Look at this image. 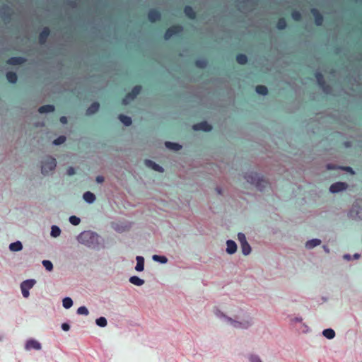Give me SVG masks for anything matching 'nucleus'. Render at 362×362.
Returning <instances> with one entry per match:
<instances>
[{
	"mask_svg": "<svg viewBox=\"0 0 362 362\" xmlns=\"http://www.w3.org/2000/svg\"><path fill=\"white\" fill-rule=\"evenodd\" d=\"M277 28L279 29V30H283L286 28V21L284 19V18H281L279 20L278 23H277Z\"/></svg>",
	"mask_w": 362,
	"mask_h": 362,
	"instance_id": "44",
	"label": "nucleus"
},
{
	"mask_svg": "<svg viewBox=\"0 0 362 362\" xmlns=\"http://www.w3.org/2000/svg\"><path fill=\"white\" fill-rule=\"evenodd\" d=\"M216 191L217 192V193L218 194H222V190H221V189L220 187H216Z\"/></svg>",
	"mask_w": 362,
	"mask_h": 362,
	"instance_id": "56",
	"label": "nucleus"
},
{
	"mask_svg": "<svg viewBox=\"0 0 362 362\" xmlns=\"http://www.w3.org/2000/svg\"><path fill=\"white\" fill-rule=\"evenodd\" d=\"M25 61L24 58L20 57H11L8 60V64L11 65H18L22 64Z\"/></svg>",
	"mask_w": 362,
	"mask_h": 362,
	"instance_id": "25",
	"label": "nucleus"
},
{
	"mask_svg": "<svg viewBox=\"0 0 362 362\" xmlns=\"http://www.w3.org/2000/svg\"><path fill=\"white\" fill-rule=\"evenodd\" d=\"M119 119L120 120V122L124 124V125L128 127V126H130L132 124V118L129 116H126V115H119Z\"/></svg>",
	"mask_w": 362,
	"mask_h": 362,
	"instance_id": "29",
	"label": "nucleus"
},
{
	"mask_svg": "<svg viewBox=\"0 0 362 362\" xmlns=\"http://www.w3.org/2000/svg\"><path fill=\"white\" fill-rule=\"evenodd\" d=\"M322 248L326 253L329 254L330 252V250L327 245H323Z\"/></svg>",
	"mask_w": 362,
	"mask_h": 362,
	"instance_id": "54",
	"label": "nucleus"
},
{
	"mask_svg": "<svg viewBox=\"0 0 362 362\" xmlns=\"http://www.w3.org/2000/svg\"><path fill=\"white\" fill-rule=\"evenodd\" d=\"M160 18V13L156 10H151L148 13V19L151 22H156Z\"/></svg>",
	"mask_w": 362,
	"mask_h": 362,
	"instance_id": "21",
	"label": "nucleus"
},
{
	"mask_svg": "<svg viewBox=\"0 0 362 362\" xmlns=\"http://www.w3.org/2000/svg\"><path fill=\"white\" fill-rule=\"evenodd\" d=\"M40 170L43 176L51 175L57 167V160L51 156H45L40 161Z\"/></svg>",
	"mask_w": 362,
	"mask_h": 362,
	"instance_id": "3",
	"label": "nucleus"
},
{
	"mask_svg": "<svg viewBox=\"0 0 362 362\" xmlns=\"http://www.w3.org/2000/svg\"><path fill=\"white\" fill-rule=\"evenodd\" d=\"M311 13H313V16L315 17L316 25H320L323 21L322 16L320 14V13L316 8H312Z\"/></svg>",
	"mask_w": 362,
	"mask_h": 362,
	"instance_id": "16",
	"label": "nucleus"
},
{
	"mask_svg": "<svg viewBox=\"0 0 362 362\" xmlns=\"http://www.w3.org/2000/svg\"><path fill=\"white\" fill-rule=\"evenodd\" d=\"M77 314L78 315H88L89 314V311L88 308L86 306H81L77 309L76 311Z\"/></svg>",
	"mask_w": 362,
	"mask_h": 362,
	"instance_id": "41",
	"label": "nucleus"
},
{
	"mask_svg": "<svg viewBox=\"0 0 362 362\" xmlns=\"http://www.w3.org/2000/svg\"><path fill=\"white\" fill-rule=\"evenodd\" d=\"M66 141V136H59L56 139H54L52 142L53 145L54 146H59L63 143H64Z\"/></svg>",
	"mask_w": 362,
	"mask_h": 362,
	"instance_id": "40",
	"label": "nucleus"
},
{
	"mask_svg": "<svg viewBox=\"0 0 362 362\" xmlns=\"http://www.w3.org/2000/svg\"><path fill=\"white\" fill-rule=\"evenodd\" d=\"M351 218L355 221L362 220V199H356L353 204L351 209L349 212Z\"/></svg>",
	"mask_w": 362,
	"mask_h": 362,
	"instance_id": "5",
	"label": "nucleus"
},
{
	"mask_svg": "<svg viewBox=\"0 0 362 362\" xmlns=\"http://www.w3.org/2000/svg\"><path fill=\"white\" fill-rule=\"evenodd\" d=\"M54 110V106L52 105H45L41 106L38 110L39 112L41 114L52 112Z\"/></svg>",
	"mask_w": 362,
	"mask_h": 362,
	"instance_id": "27",
	"label": "nucleus"
},
{
	"mask_svg": "<svg viewBox=\"0 0 362 362\" xmlns=\"http://www.w3.org/2000/svg\"><path fill=\"white\" fill-rule=\"evenodd\" d=\"M236 60L240 64H245L247 62V57L243 54L237 55Z\"/></svg>",
	"mask_w": 362,
	"mask_h": 362,
	"instance_id": "38",
	"label": "nucleus"
},
{
	"mask_svg": "<svg viewBox=\"0 0 362 362\" xmlns=\"http://www.w3.org/2000/svg\"><path fill=\"white\" fill-rule=\"evenodd\" d=\"M346 169H347V170H348V171L353 172V171H352V168H350V167H347V168H346Z\"/></svg>",
	"mask_w": 362,
	"mask_h": 362,
	"instance_id": "59",
	"label": "nucleus"
},
{
	"mask_svg": "<svg viewBox=\"0 0 362 362\" xmlns=\"http://www.w3.org/2000/svg\"><path fill=\"white\" fill-rule=\"evenodd\" d=\"M359 257H360V255L358 253H355L353 255V259H358Z\"/></svg>",
	"mask_w": 362,
	"mask_h": 362,
	"instance_id": "55",
	"label": "nucleus"
},
{
	"mask_svg": "<svg viewBox=\"0 0 362 362\" xmlns=\"http://www.w3.org/2000/svg\"><path fill=\"white\" fill-rule=\"evenodd\" d=\"M141 87L140 86H135L132 89V92L125 96V98L122 100V103L124 105L129 104L132 100H133L137 96V95H139V93L141 91Z\"/></svg>",
	"mask_w": 362,
	"mask_h": 362,
	"instance_id": "7",
	"label": "nucleus"
},
{
	"mask_svg": "<svg viewBox=\"0 0 362 362\" xmlns=\"http://www.w3.org/2000/svg\"><path fill=\"white\" fill-rule=\"evenodd\" d=\"M145 165L154 170L155 171L163 173L164 171V169L163 167L159 165L158 164L156 163L155 162L152 161L151 160L146 159L145 160Z\"/></svg>",
	"mask_w": 362,
	"mask_h": 362,
	"instance_id": "13",
	"label": "nucleus"
},
{
	"mask_svg": "<svg viewBox=\"0 0 362 362\" xmlns=\"http://www.w3.org/2000/svg\"><path fill=\"white\" fill-rule=\"evenodd\" d=\"M1 340V337H0V341Z\"/></svg>",
	"mask_w": 362,
	"mask_h": 362,
	"instance_id": "60",
	"label": "nucleus"
},
{
	"mask_svg": "<svg viewBox=\"0 0 362 362\" xmlns=\"http://www.w3.org/2000/svg\"><path fill=\"white\" fill-rule=\"evenodd\" d=\"M237 251V244L232 240H228L226 241V252L228 255H233Z\"/></svg>",
	"mask_w": 362,
	"mask_h": 362,
	"instance_id": "12",
	"label": "nucleus"
},
{
	"mask_svg": "<svg viewBox=\"0 0 362 362\" xmlns=\"http://www.w3.org/2000/svg\"><path fill=\"white\" fill-rule=\"evenodd\" d=\"M35 284H36V281L35 279H30L23 281L21 284L20 287H21V288H25L27 290H30L35 286Z\"/></svg>",
	"mask_w": 362,
	"mask_h": 362,
	"instance_id": "15",
	"label": "nucleus"
},
{
	"mask_svg": "<svg viewBox=\"0 0 362 362\" xmlns=\"http://www.w3.org/2000/svg\"><path fill=\"white\" fill-rule=\"evenodd\" d=\"M60 122L62 124H66L67 123V118L65 116H62L60 117Z\"/></svg>",
	"mask_w": 362,
	"mask_h": 362,
	"instance_id": "53",
	"label": "nucleus"
},
{
	"mask_svg": "<svg viewBox=\"0 0 362 362\" xmlns=\"http://www.w3.org/2000/svg\"><path fill=\"white\" fill-rule=\"evenodd\" d=\"M214 315L218 319L235 329H248L254 324L253 319L250 315H247L243 320H237L228 317L218 308H215Z\"/></svg>",
	"mask_w": 362,
	"mask_h": 362,
	"instance_id": "1",
	"label": "nucleus"
},
{
	"mask_svg": "<svg viewBox=\"0 0 362 362\" xmlns=\"http://www.w3.org/2000/svg\"><path fill=\"white\" fill-rule=\"evenodd\" d=\"M292 18L295 21H299L301 18V15H300V12H298V11H293L292 13Z\"/></svg>",
	"mask_w": 362,
	"mask_h": 362,
	"instance_id": "46",
	"label": "nucleus"
},
{
	"mask_svg": "<svg viewBox=\"0 0 362 362\" xmlns=\"http://www.w3.org/2000/svg\"><path fill=\"white\" fill-rule=\"evenodd\" d=\"M182 31V27L180 25H175L169 28L165 35L164 37L165 40H169L173 35L178 34Z\"/></svg>",
	"mask_w": 362,
	"mask_h": 362,
	"instance_id": "9",
	"label": "nucleus"
},
{
	"mask_svg": "<svg viewBox=\"0 0 362 362\" xmlns=\"http://www.w3.org/2000/svg\"><path fill=\"white\" fill-rule=\"evenodd\" d=\"M100 238V235L92 230H84L76 236V240L80 244L91 249L98 247Z\"/></svg>",
	"mask_w": 362,
	"mask_h": 362,
	"instance_id": "2",
	"label": "nucleus"
},
{
	"mask_svg": "<svg viewBox=\"0 0 362 362\" xmlns=\"http://www.w3.org/2000/svg\"><path fill=\"white\" fill-rule=\"evenodd\" d=\"M69 176H72L75 174V169L73 167H69L66 171Z\"/></svg>",
	"mask_w": 362,
	"mask_h": 362,
	"instance_id": "47",
	"label": "nucleus"
},
{
	"mask_svg": "<svg viewBox=\"0 0 362 362\" xmlns=\"http://www.w3.org/2000/svg\"><path fill=\"white\" fill-rule=\"evenodd\" d=\"M321 243H322V241H321L320 239H319V238H313V239L308 240L305 243V247L308 250H312L314 247L320 245L321 244Z\"/></svg>",
	"mask_w": 362,
	"mask_h": 362,
	"instance_id": "14",
	"label": "nucleus"
},
{
	"mask_svg": "<svg viewBox=\"0 0 362 362\" xmlns=\"http://www.w3.org/2000/svg\"><path fill=\"white\" fill-rule=\"evenodd\" d=\"M327 168L329 170L334 169V167L330 164L327 165Z\"/></svg>",
	"mask_w": 362,
	"mask_h": 362,
	"instance_id": "58",
	"label": "nucleus"
},
{
	"mask_svg": "<svg viewBox=\"0 0 362 362\" xmlns=\"http://www.w3.org/2000/svg\"><path fill=\"white\" fill-rule=\"evenodd\" d=\"M9 250L12 252H19L23 249L22 243L19 240H17L14 243H12L9 245Z\"/></svg>",
	"mask_w": 362,
	"mask_h": 362,
	"instance_id": "19",
	"label": "nucleus"
},
{
	"mask_svg": "<svg viewBox=\"0 0 362 362\" xmlns=\"http://www.w3.org/2000/svg\"><path fill=\"white\" fill-rule=\"evenodd\" d=\"M69 221L74 226H78L81 222L80 218L76 216H71L69 218Z\"/></svg>",
	"mask_w": 362,
	"mask_h": 362,
	"instance_id": "42",
	"label": "nucleus"
},
{
	"mask_svg": "<svg viewBox=\"0 0 362 362\" xmlns=\"http://www.w3.org/2000/svg\"><path fill=\"white\" fill-rule=\"evenodd\" d=\"M95 180L98 183H103L104 182V177L101 175H98L96 177Z\"/></svg>",
	"mask_w": 362,
	"mask_h": 362,
	"instance_id": "50",
	"label": "nucleus"
},
{
	"mask_svg": "<svg viewBox=\"0 0 362 362\" xmlns=\"http://www.w3.org/2000/svg\"><path fill=\"white\" fill-rule=\"evenodd\" d=\"M302 321H303V318L300 316L295 317L293 319V322H302Z\"/></svg>",
	"mask_w": 362,
	"mask_h": 362,
	"instance_id": "51",
	"label": "nucleus"
},
{
	"mask_svg": "<svg viewBox=\"0 0 362 362\" xmlns=\"http://www.w3.org/2000/svg\"><path fill=\"white\" fill-rule=\"evenodd\" d=\"M22 295L24 298H27L30 296L29 290L25 288H21Z\"/></svg>",
	"mask_w": 362,
	"mask_h": 362,
	"instance_id": "48",
	"label": "nucleus"
},
{
	"mask_svg": "<svg viewBox=\"0 0 362 362\" xmlns=\"http://www.w3.org/2000/svg\"><path fill=\"white\" fill-rule=\"evenodd\" d=\"M343 258L345 260L350 261L352 259V257L349 254H345L343 255Z\"/></svg>",
	"mask_w": 362,
	"mask_h": 362,
	"instance_id": "52",
	"label": "nucleus"
},
{
	"mask_svg": "<svg viewBox=\"0 0 362 362\" xmlns=\"http://www.w3.org/2000/svg\"><path fill=\"white\" fill-rule=\"evenodd\" d=\"M49 35V30L48 28H45L40 34L39 42L40 44H44Z\"/></svg>",
	"mask_w": 362,
	"mask_h": 362,
	"instance_id": "20",
	"label": "nucleus"
},
{
	"mask_svg": "<svg viewBox=\"0 0 362 362\" xmlns=\"http://www.w3.org/2000/svg\"><path fill=\"white\" fill-rule=\"evenodd\" d=\"M41 349V344L35 339H29L25 341V349L26 351H30L32 349L39 351Z\"/></svg>",
	"mask_w": 362,
	"mask_h": 362,
	"instance_id": "8",
	"label": "nucleus"
},
{
	"mask_svg": "<svg viewBox=\"0 0 362 362\" xmlns=\"http://www.w3.org/2000/svg\"><path fill=\"white\" fill-rule=\"evenodd\" d=\"M184 11L185 15L191 19H194L196 16L195 12L194 11L193 8L189 6H185Z\"/></svg>",
	"mask_w": 362,
	"mask_h": 362,
	"instance_id": "32",
	"label": "nucleus"
},
{
	"mask_svg": "<svg viewBox=\"0 0 362 362\" xmlns=\"http://www.w3.org/2000/svg\"><path fill=\"white\" fill-rule=\"evenodd\" d=\"M136 265L135 267V270L136 272H143L144 269V258L142 256H137L136 257Z\"/></svg>",
	"mask_w": 362,
	"mask_h": 362,
	"instance_id": "18",
	"label": "nucleus"
},
{
	"mask_svg": "<svg viewBox=\"0 0 362 362\" xmlns=\"http://www.w3.org/2000/svg\"><path fill=\"white\" fill-rule=\"evenodd\" d=\"M165 146L167 148L177 151L182 148V146L179 144L171 142V141H166L165 143Z\"/></svg>",
	"mask_w": 362,
	"mask_h": 362,
	"instance_id": "22",
	"label": "nucleus"
},
{
	"mask_svg": "<svg viewBox=\"0 0 362 362\" xmlns=\"http://www.w3.org/2000/svg\"><path fill=\"white\" fill-rule=\"evenodd\" d=\"M73 300L70 297H65L62 300V306L65 309H69L73 305Z\"/></svg>",
	"mask_w": 362,
	"mask_h": 362,
	"instance_id": "34",
	"label": "nucleus"
},
{
	"mask_svg": "<svg viewBox=\"0 0 362 362\" xmlns=\"http://www.w3.org/2000/svg\"><path fill=\"white\" fill-rule=\"evenodd\" d=\"M322 335L327 339H332L335 337V332L331 328H327L322 331Z\"/></svg>",
	"mask_w": 362,
	"mask_h": 362,
	"instance_id": "24",
	"label": "nucleus"
},
{
	"mask_svg": "<svg viewBox=\"0 0 362 362\" xmlns=\"http://www.w3.org/2000/svg\"><path fill=\"white\" fill-rule=\"evenodd\" d=\"M99 103H93L86 110V115H91L94 113H95L98 109H99Z\"/></svg>",
	"mask_w": 362,
	"mask_h": 362,
	"instance_id": "26",
	"label": "nucleus"
},
{
	"mask_svg": "<svg viewBox=\"0 0 362 362\" xmlns=\"http://www.w3.org/2000/svg\"><path fill=\"white\" fill-rule=\"evenodd\" d=\"M95 323L100 327H105L107 325V321L105 317H100L96 319Z\"/></svg>",
	"mask_w": 362,
	"mask_h": 362,
	"instance_id": "35",
	"label": "nucleus"
},
{
	"mask_svg": "<svg viewBox=\"0 0 362 362\" xmlns=\"http://www.w3.org/2000/svg\"><path fill=\"white\" fill-rule=\"evenodd\" d=\"M238 239L240 242V244L247 243L246 236L243 233L240 232L238 233Z\"/></svg>",
	"mask_w": 362,
	"mask_h": 362,
	"instance_id": "43",
	"label": "nucleus"
},
{
	"mask_svg": "<svg viewBox=\"0 0 362 362\" xmlns=\"http://www.w3.org/2000/svg\"><path fill=\"white\" fill-rule=\"evenodd\" d=\"M256 92L259 95H266L268 90L266 86L259 85L256 87Z\"/></svg>",
	"mask_w": 362,
	"mask_h": 362,
	"instance_id": "37",
	"label": "nucleus"
},
{
	"mask_svg": "<svg viewBox=\"0 0 362 362\" xmlns=\"http://www.w3.org/2000/svg\"><path fill=\"white\" fill-rule=\"evenodd\" d=\"M42 264L43 267L45 268V269L47 270L48 272H51L53 269V264L51 261L43 260L42 262Z\"/></svg>",
	"mask_w": 362,
	"mask_h": 362,
	"instance_id": "39",
	"label": "nucleus"
},
{
	"mask_svg": "<svg viewBox=\"0 0 362 362\" xmlns=\"http://www.w3.org/2000/svg\"><path fill=\"white\" fill-rule=\"evenodd\" d=\"M152 259L160 264H166L168 262V258L164 255H154L152 257Z\"/></svg>",
	"mask_w": 362,
	"mask_h": 362,
	"instance_id": "30",
	"label": "nucleus"
},
{
	"mask_svg": "<svg viewBox=\"0 0 362 362\" xmlns=\"http://www.w3.org/2000/svg\"><path fill=\"white\" fill-rule=\"evenodd\" d=\"M249 362H263L260 356L256 354H250L247 356Z\"/></svg>",
	"mask_w": 362,
	"mask_h": 362,
	"instance_id": "36",
	"label": "nucleus"
},
{
	"mask_svg": "<svg viewBox=\"0 0 362 362\" xmlns=\"http://www.w3.org/2000/svg\"><path fill=\"white\" fill-rule=\"evenodd\" d=\"M206 62L205 60H197L196 62L197 66L199 68H204L206 66Z\"/></svg>",
	"mask_w": 362,
	"mask_h": 362,
	"instance_id": "45",
	"label": "nucleus"
},
{
	"mask_svg": "<svg viewBox=\"0 0 362 362\" xmlns=\"http://www.w3.org/2000/svg\"><path fill=\"white\" fill-rule=\"evenodd\" d=\"M315 77L320 87L324 90V92L328 93L329 92V88L326 86L322 74L320 72H316Z\"/></svg>",
	"mask_w": 362,
	"mask_h": 362,
	"instance_id": "10",
	"label": "nucleus"
},
{
	"mask_svg": "<svg viewBox=\"0 0 362 362\" xmlns=\"http://www.w3.org/2000/svg\"><path fill=\"white\" fill-rule=\"evenodd\" d=\"M61 327L62 330L65 332H67L70 329V325L66 322L62 323Z\"/></svg>",
	"mask_w": 362,
	"mask_h": 362,
	"instance_id": "49",
	"label": "nucleus"
},
{
	"mask_svg": "<svg viewBox=\"0 0 362 362\" xmlns=\"http://www.w3.org/2000/svg\"><path fill=\"white\" fill-rule=\"evenodd\" d=\"M193 129L195 131L209 132L212 129L211 126L207 122H202L193 125Z\"/></svg>",
	"mask_w": 362,
	"mask_h": 362,
	"instance_id": "11",
	"label": "nucleus"
},
{
	"mask_svg": "<svg viewBox=\"0 0 362 362\" xmlns=\"http://www.w3.org/2000/svg\"><path fill=\"white\" fill-rule=\"evenodd\" d=\"M240 248H241L243 255L245 256L250 255L251 252V250H252L251 247H250V244L248 243V242L245 243L240 244Z\"/></svg>",
	"mask_w": 362,
	"mask_h": 362,
	"instance_id": "28",
	"label": "nucleus"
},
{
	"mask_svg": "<svg viewBox=\"0 0 362 362\" xmlns=\"http://www.w3.org/2000/svg\"><path fill=\"white\" fill-rule=\"evenodd\" d=\"M303 327H304V329H305V332H308L309 331V327L305 324H303Z\"/></svg>",
	"mask_w": 362,
	"mask_h": 362,
	"instance_id": "57",
	"label": "nucleus"
},
{
	"mask_svg": "<svg viewBox=\"0 0 362 362\" xmlns=\"http://www.w3.org/2000/svg\"><path fill=\"white\" fill-rule=\"evenodd\" d=\"M6 78L11 83H16L18 79L16 74L13 71L7 72Z\"/></svg>",
	"mask_w": 362,
	"mask_h": 362,
	"instance_id": "33",
	"label": "nucleus"
},
{
	"mask_svg": "<svg viewBox=\"0 0 362 362\" xmlns=\"http://www.w3.org/2000/svg\"><path fill=\"white\" fill-rule=\"evenodd\" d=\"M61 234V229L59 226L53 225L51 227L50 235L53 238H57Z\"/></svg>",
	"mask_w": 362,
	"mask_h": 362,
	"instance_id": "31",
	"label": "nucleus"
},
{
	"mask_svg": "<svg viewBox=\"0 0 362 362\" xmlns=\"http://www.w3.org/2000/svg\"><path fill=\"white\" fill-rule=\"evenodd\" d=\"M129 282L135 286H141L144 284V280L137 276H132L129 279Z\"/></svg>",
	"mask_w": 362,
	"mask_h": 362,
	"instance_id": "23",
	"label": "nucleus"
},
{
	"mask_svg": "<svg viewBox=\"0 0 362 362\" xmlns=\"http://www.w3.org/2000/svg\"><path fill=\"white\" fill-rule=\"evenodd\" d=\"M244 178L247 182L255 186L260 191L265 187L266 181L256 173L247 172L244 174Z\"/></svg>",
	"mask_w": 362,
	"mask_h": 362,
	"instance_id": "4",
	"label": "nucleus"
},
{
	"mask_svg": "<svg viewBox=\"0 0 362 362\" xmlns=\"http://www.w3.org/2000/svg\"><path fill=\"white\" fill-rule=\"evenodd\" d=\"M348 187V185L344 182H337L331 185L329 187V192L332 194H337L346 190Z\"/></svg>",
	"mask_w": 362,
	"mask_h": 362,
	"instance_id": "6",
	"label": "nucleus"
},
{
	"mask_svg": "<svg viewBox=\"0 0 362 362\" xmlns=\"http://www.w3.org/2000/svg\"><path fill=\"white\" fill-rule=\"evenodd\" d=\"M83 199L86 203L93 204L95 201L96 197L93 193L88 191L83 194Z\"/></svg>",
	"mask_w": 362,
	"mask_h": 362,
	"instance_id": "17",
	"label": "nucleus"
}]
</instances>
